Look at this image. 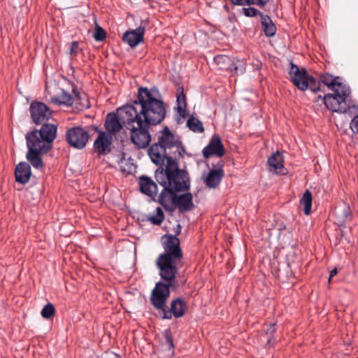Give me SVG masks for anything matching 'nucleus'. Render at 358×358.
Segmentation results:
<instances>
[{"label": "nucleus", "mask_w": 358, "mask_h": 358, "mask_svg": "<svg viewBox=\"0 0 358 358\" xmlns=\"http://www.w3.org/2000/svg\"><path fill=\"white\" fill-rule=\"evenodd\" d=\"M33 122L42 124L40 130L34 129L26 134L28 152L27 159L36 169H43L44 164L41 155L51 149V143L57 136V127L53 124H47L51 113H31Z\"/></svg>", "instance_id": "1"}, {"label": "nucleus", "mask_w": 358, "mask_h": 358, "mask_svg": "<svg viewBox=\"0 0 358 358\" xmlns=\"http://www.w3.org/2000/svg\"><path fill=\"white\" fill-rule=\"evenodd\" d=\"M166 112L163 96L157 87L138 88L137 98L131 103H127L116 109V112Z\"/></svg>", "instance_id": "2"}, {"label": "nucleus", "mask_w": 358, "mask_h": 358, "mask_svg": "<svg viewBox=\"0 0 358 358\" xmlns=\"http://www.w3.org/2000/svg\"><path fill=\"white\" fill-rule=\"evenodd\" d=\"M164 117L165 113H136L131 129L132 143L138 148H146L151 141L149 126L159 124Z\"/></svg>", "instance_id": "3"}, {"label": "nucleus", "mask_w": 358, "mask_h": 358, "mask_svg": "<svg viewBox=\"0 0 358 358\" xmlns=\"http://www.w3.org/2000/svg\"><path fill=\"white\" fill-rule=\"evenodd\" d=\"M164 173L165 178H163L162 171L160 173L161 176L157 175V180L162 185H166L176 192H182L189 189L187 173L179 169L177 161L172 157L167 159Z\"/></svg>", "instance_id": "4"}, {"label": "nucleus", "mask_w": 358, "mask_h": 358, "mask_svg": "<svg viewBox=\"0 0 358 358\" xmlns=\"http://www.w3.org/2000/svg\"><path fill=\"white\" fill-rule=\"evenodd\" d=\"M289 75L293 84L301 91L309 89L313 92H317L320 88V80L310 76L306 69L299 68L292 62H291Z\"/></svg>", "instance_id": "5"}, {"label": "nucleus", "mask_w": 358, "mask_h": 358, "mask_svg": "<svg viewBox=\"0 0 358 358\" xmlns=\"http://www.w3.org/2000/svg\"><path fill=\"white\" fill-rule=\"evenodd\" d=\"M349 94L348 87L337 89L334 91V94H327L324 96V103L330 112H358V106L354 104L349 105L348 109L341 106L342 103L345 104Z\"/></svg>", "instance_id": "6"}, {"label": "nucleus", "mask_w": 358, "mask_h": 358, "mask_svg": "<svg viewBox=\"0 0 358 358\" xmlns=\"http://www.w3.org/2000/svg\"><path fill=\"white\" fill-rule=\"evenodd\" d=\"M156 265L164 282H169V285H175L176 275L182 266V261L159 255L156 260Z\"/></svg>", "instance_id": "7"}, {"label": "nucleus", "mask_w": 358, "mask_h": 358, "mask_svg": "<svg viewBox=\"0 0 358 358\" xmlns=\"http://www.w3.org/2000/svg\"><path fill=\"white\" fill-rule=\"evenodd\" d=\"M156 144H160L165 150L175 148L173 152L175 157H182L185 152L182 141L171 131L168 127H165L159 131L158 142Z\"/></svg>", "instance_id": "8"}, {"label": "nucleus", "mask_w": 358, "mask_h": 358, "mask_svg": "<svg viewBox=\"0 0 358 358\" xmlns=\"http://www.w3.org/2000/svg\"><path fill=\"white\" fill-rule=\"evenodd\" d=\"M175 285H169V282H158L153 289L150 301L154 308L160 311H163L166 308L167 300L170 296V288Z\"/></svg>", "instance_id": "9"}, {"label": "nucleus", "mask_w": 358, "mask_h": 358, "mask_svg": "<svg viewBox=\"0 0 358 358\" xmlns=\"http://www.w3.org/2000/svg\"><path fill=\"white\" fill-rule=\"evenodd\" d=\"M164 252L160 256L168 258L182 260L183 255L180 248V239L172 235L165 234L162 238Z\"/></svg>", "instance_id": "10"}, {"label": "nucleus", "mask_w": 358, "mask_h": 358, "mask_svg": "<svg viewBox=\"0 0 358 358\" xmlns=\"http://www.w3.org/2000/svg\"><path fill=\"white\" fill-rule=\"evenodd\" d=\"M66 140L71 147L83 149L88 142L89 134L81 127H73L66 131Z\"/></svg>", "instance_id": "11"}, {"label": "nucleus", "mask_w": 358, "mask_h": 358, "mask_svg": "<svg viewBox=\"0 0 358 358\" xmlns=\"http://www.w3.org/2000/svg\"><path fill=\"white\" fill-rule=\"evenodd\" d=\"M214 60L217 64H224L220 66L221 69H225L236 75H242L245 72L246 62L243 59L231 60L228 56L217 55Z\"/></svg>", "instance_id": "12"}, {"label": "nucleus", "mask_w": 358, "mask_h": 358, "mask_svg": "<svg viewBox=\"0 0 358 358\" xmlns=\"http://www.w3.org/2000/svg\"><path fill=\"white\" fill-rule=\"evenodd\" d=\"M187 310V303L180 298H177L171 301V308L168 306L162 312V319L171 320L173 317L180 318L182 317Z\"/></svg>", "instance_id": "13"}, {"label": "nucleus", "mask_w": 358, "mask_h": 358, "mask_svg": "<svg viewBox=\"0 0 358 358\" xmlns=\"http://www.w3.org/2000/svg\"><path fill=\"white\" fill-rule=\"evenodd\" d=\"M224 148L218 134H214L208 144L202 150V154L206 159L212 156L221 157L224 156Z\"/></svg>", "instance_id": "14"}, {"label": "nucleus", "mask_w": 358, "mask_h": 358, "mask_svg": "<svg viewBox=\"0 0 358 358\" xmlns=\"http://www.w3.org/2000/svg\"><path fill=\"white\" fill-rule=\"evenodd\" d=\"M145 34V27L139 26L135 29L127 31L122 36V41L127 43L129 47L134 48L139 43L143 42Z\"/></svg>", "instance_id": "15"}, {"label": "nucleus", "mask_w": 358, "mask_h": 358, "mask_svg": "<svg viewBox=\"0 0 358 358\" xmlns=\"http://www.w3.org/2000/svg\"><path fill=\"white\" fill-rule=\"evenodd\" d=\"M113 136L106 132H101L94 143V149L99 155H106L110 151Z\"/></svg>", "instance_id": "16"}, {"label": "nucleus", "mask_w": 358, "mask_h": 358, "mask_svg": "<svg viewBox=\"0 0 358 358\" xmlns=\"http://www.w3.org/2000/svg\"><path fill=\"white\" fill-rule=\"evenodd\" d=\"M162 186L164 189L159 196L158 201L166 210L173 211L177 196L176 192H177L167 187L166 185Z\"/></svg>", "instance_id": "17"}, {"label": "nucleus", "mask_w": 358, "mask_h": 358, "mask_svg": "<svg viewBox=\"0 0 358 358\" xmlns=\"http://www.w3.org/2000/svg\"><path fill=\"white\" fill-rule=\"evenodd\" d=\"M166 150L163 148L160 144L154 143L148 150V155L152 162L156 165L162 166L164 160L169 157L166 153Z\"/></svg>", "instance_id": "18"}, {"label": "nucleus", "mask_w": 358, "mask_h": 358, "mask_svg": "<svg viewBox=\"0 0 358 358\" xmlns=\"http://www.w3.org/2000/svg\"><path fill=\"white\" fill-rule=\"evenodd\" d=\"M124 123V121L118 117L117 113H108L105 121L106 133L110 135L118 133L122 129Z\"/></svg>", "instance_id": "19"}, {"label": "nucleus", "mask_w": 358, "mask_h": 358, "mask_svg": "<svg viewBox=\"0 0 358 358\" xmlns=\"http://www.w3.org/2000/svg\"><path fill=\"white\" fill-rule=\"evenodd\" d=\"M194 208L193 196L190 193L177 195L174 209L178 208L180 213L192 210Z\"/></svg>", "instance_id": "20"}, {"label": "nucleus", "mask_w": 358, "mask_h": 358, "mask_svg": "<svg viewBox=\"0 0 358 358\" xmlns=\"http://www.w3.org/2000/svg\"><path fill=\"white\" fill-rule=\"evenodd\" d=\"M31 175L30 165L27 162L19 163L15 170L16 182L20 184H26L29 182Z\"/></svg>", "instance_id": "21"}, {"label": "nucleus", "mask_w": 358, "mask_h": 358, "mask_svg": "<svg viewBox=\"0 0 358 358\" xmlns=\"http://www.w3.org/2000/svg\"><path fill=\"white\" fill-rule=\"evenodd\" d=\"M138 183L142 193L149 196H154L157 194V186L150 178L141 176L139 178Z\"/></svg>", "instance_id": "22"}, {"label": "nucleus", "mask_w": 358, "mask_h": 358, "mask_svg": "<svg viewBox=\"0 0 358 358\" xmlns=\"http://www.w3.org/2000/svg\"><path fill=\"white\" fill-rule=\"evenodd\" d=\"M73 101V96L63 89L61 90L59 94L54 95L50 98V102L58 106H71Z\"/></svg>", "instance_id": "23"}, {"label": "nucleus", "mask_w": 358, "mask_h": 358, "mask_svg": "<svg viewBox=\"0 0 358 358\" xmlns=\"http://www.w3.org/2000/svg\"><path fill=\"white\" fill-rule=\"evenodd\" d=\"M223 176L224 171L222 167L211 170L205 179L206 186L210 188L216 187L220 184Z\"/></svg>", "instance_id": "24"}, {"label": "nucleus", "mask_w": 358, "mask_h": 358, "mask_svg": "<svg viewBox=\"0 0 358 358\" xmlns=\"http://www.w3.org/2000/svg\"><path fill=\"white\" fill-rule=\"evenodd\" d=\"M262 30L268 37L273 36L276 33V27L268 15L260 13Z\"/></svg>", "instance_id": "25"}, {"label": "nucleus", "mask_w": 358, "mask_h": 358, "mask_svg": "<svg viewBox=\"0 0 358 358\" xmlns=\"http://www.w3.org/2000/svg\"><path fill=\"white\" fill-rule=\"evenodd\" d=\"M338 77H333L330 74H322L320 76V81L325 85H327L330 90L334 91L337 89H343L347 87L342 83L338 81Z\"/></svg>", "instance_id": "26"}, {"label": "nucleus", "mask_w": 358, "mask_h": 358, "mask_svg": "<svg viewBox=\"0 0 358 358\" xmlns=\"http://www.w3.org/2000/svg\"><path fill=\"white\" fill-rule=\"evenodd\" d=\"M275 331L276 329L274 324H270L265 329L264 334L261 336V341L264 343L265 346L271 348L274 345L275 341L273 340V336Z\"/></svg>", "instance_id": "27"}, {"label": "nucleus", "mask_w": 358, "mask_h": 358, "mask_svg": "<svg viewBox=\"0 0 358 358\" xmlns=\"http://www.w3.org/2000/svg\"><path fill=\"white\" fill-rule=\"evenodd\" d=\"M72 92L74 94L76 100L79 101L78 103H77V104L78 105V110H83L89 109L90 108V103L87 95L85 94H80L78 91L76 86L74 83H72Z\"/></svg>", "instance_id": "28"}, {"label": "nucleus", "mask_w": 358, "mask_h": 358, "mask_svg": "<svg viewBox=\"0 0 358 358\" xmlns=\"http://www.w3.org/2000/svg\"><path fill=\"white\" fill-rule=\"evenodd\" d=\"M268 164L271 168H273L276 171V173H281V170L283 168L282 155L278 151L275 152L268 157Z\"/></svg>", "instance_id": "29"}, {"label": "nucleus", "mask_w": 358, "mask_h": 358, "mask_svg": "<svg viewBox=\"0 0 358 358\" xmlns=\"http://www.w3.org/2000/svg\"><path fill=\"white\" fill-rule=\"evenodd\" d=\"M187 127L194 133H203L204 132V127L202 122L197 117L191 115L188 117L186 122Z\"/></svg>", "instance_id": "30"}, {"label": "nucleus", "mask_w": 358, "mask_h": 358, "mask_svg": "<svg viewBox=\"0 0 358 358\" xmlns=\"http://www.w3.org/2000/svg\"><path fill=\"white\" fill-rule=\"evenodd\" d=\"M312 200V194L308 189L306 190L300 200V204L303 206V212L306 215L311 212Z\"/></svg>", "instance_id": "31"}, {"label": "nucleus", "mask_w": 358, "mask_h": 358, "mask_svg": "<svg viewBox=\"0 0 358 358\" xmlns=\"http://www.w3.org/2000/svg\"><path fill=\"white\" fill-rule=\"evenodd\" d=\"M177 106L175 108L176 112H187V103H186V97L184 94V90L182 87H180L178 90L177 93Z\"/></svg>", "instance_id": "32"}, {"label": "nucleus", "mask_w": 358, "mask_h": 358, "mask_svg": "<svg viewBox=\"0 0 358 358\" xmlns=\"http://www.w3.org/2000/svg\"><path fill=\"white\" fill-rule=\"evenodd\" d=\"M164 220V215L161 208L157 207L155 213L148 217V220L155 225H160Z\"/></svg>", "instance_id": "33"}, {"label": "nucleus", "mask_w": 358, "mask_h": 358, "mask_svg": "<svg viewBox=\"0 0 358 358\" xmlns=\"http://www.w3.org/2000/svg\"><path fill=\"white\" fill-rule=\"evenodd\" d=\"M30 112H51L48 106L41 101H33L30 104Z\"/></svg>", "instance_id": "34"}, {"label": "nucleus", "mask_w": 358, "mask_h": 358, "mask_svg": "<svg viewBox=\"0 0 358 358\" xmlns=\"http://www.w3.org/2000/svg\"><path fill=\"white\" fill-rule=\"evenodd\" d=\"M55 313V309L54 306L48 303L42 309L41 314V316L45 319H50L54 316Z\"/></svg>", "instance_id": "35"}, {"label": "nucleus", "mask_w": 358, "mask_h": 358, "mask_svg": "<svg viewBox=\"0 0 358 358\" xmlns=\"http://www.w3.org/2000/svg\"><path fill=\"white\" fill-rule=\"evenodd\" d=\"M93 36L96 41H103L106 37V33L105 30L99 27L97 23L95 24Z\"/></svg>", "instance_id": "36"}, {"label": "nucleus", "mask_w": 358, "mask_h": 358, "mask_svg": "<svg viewBox=\"0 0 358 358\" xmlns=\"http://www.w3.org/2000/svg\"><path fill=\"white\" fill-rule=\"evenodd\" d=\"M242 13L247 17H254L261 13L256 8L252 7L243 8Z\"/></svg>", "instance_id": "37"}, {"label": "nucleus", "mask_w": 358, "mask_h": 358, "mask_svg": "<svg viewBox=\"0 0 358 358\" xmlns=\"http://www.w3.org/2000/svg\"><path fill=\"white\" fill-rule=\"evenodd\" d=\"M69 54L72 56H76L80 52L79 43L73 41L69 45Z\"/></svg>", "instance_id": "38"}, {"label": "nucleus", "mask_w": 358, "mask_h": 358, "mask_svg": "<svg viewBox=\"0 0 358 358\" xmlns=\"http://www.w3.org/2000/svg\"><path fill=\"white\" fill-rule=\"evenodd\" d=\"M234 5L245 6L255 4V0H230Z\"/></svg>", "instance_id": "39"}, {"label": "nucleus", "mask_w": 358, "mask_h": 358, "mask_svg": "<svg viewBox=\"0 0 358 358\" xmlns=\"http://www.w3.org/2000/svg\"><path fill=\"white\" fill-rule=\"evenodd\" d=\"M350 127L354 134L358 133V115L352 120Z\"/></svg>", "instance_id": "40"}, {"label": "nucleus", "mask_w": 358, "mask_h": 358, "mask_svg": "<svg viewBox=\"0 0 358 358\" xmlns=\"http://www.w3.org/2000/svg\"><path fill=\"white\" fill-rule=\"evenodd\" d=\"M187 114V113H178L176 117L178 124H182L185 121Z\"/></svg>", "instance_id": "41"}, {"label": "nucleus", "mask_w": 358, "mask_h": 358, "mask_svg": "<svg viewBox=\"0 0 358 358\" xmlns=\"http://www.w3.org/2000/svg\"><path fill=\"white\" fill-rule=\"evenodd\" d=\"M126 165L128 166L127 168H126L124 165H122L121 166V169L123 172H127V173H131L133 171V166L132 164H129L128 165L127 164H126Z\"/></svg>", "instance_id": "42"}, {"label": "nucleus", "mask_w": 358, "mask_h": 358, "mask_svg": "<svg viewBox=\"0 0 358 358\" xmlns=\"http://www.w3.org/2000/svg\"><path fill=\"white\" fill-rule=\"evenodd\" d=\"M255 4L264 7L268 1L269 0H255Z\"/></svg>", "instance_id": "43"}, {"label": "nucleus", "mask_w": 358, "mask_h": 358, "mask_svg": "<svg viewBox=\"0 0 358 358\" xmlns=\"http://www.w3.org/2000/svg\"><path fill=\"white\" fill-rule=\"evenodd\" d=\"M337 273H338V271H337V269H336V268H334V269L330 272V275H329V282H331V278H332L334 275H336Z\"/></svg>", "instance_id": "44"}, {"label": "nucleus", "mask_w": 358, "mask_h": 358, "mask_svg": "<svg viewBox=\"0 0 358 358\" xmlns=\"http://www.w3.org/2000/svg\"><path fill=\"white\" fill-rule=\"evenodd\" d=\"M176 227H177V229L176 230V234L174 235L176 236L177 235H178L180 233V231H181V226H180V224H178Z\"/></svg>", "instance_id": "45"}, {"label": "nucleus", "mask_w": 358, "mask_h": 358, "mask_svg": "<svg viewBox=\"0 0 358 358\" xmlns=\"http://www.w3.org/2000/svg\"><path fill=\"white\" fill-rule=\"evenodd\" d=\"M168 341L169 342V344L171 347H173V342L171 341V340L170 338H168Z\"/></svg>", "instance_id": "46"}]
</instances>
